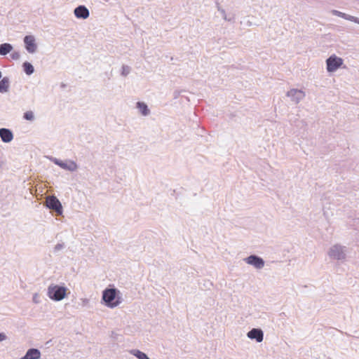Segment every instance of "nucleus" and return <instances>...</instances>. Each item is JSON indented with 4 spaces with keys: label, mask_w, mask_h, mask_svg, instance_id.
Wrapping results in <instances>:
<instances>
[{
    "label": "nucleus",
    "mask_w": 359,
    "mask_h": 359,
    "mask_svg": "<svg viewBox=\"0 0 359 359\" xmlns=\"http://www.w3.org/2000/svg\"><path fill=\"white\" fill-rule=\"evenodd\" d=\"M123 302L122 294L116 287L106 288L102 291L101 303L108 308L114 309Z\"/></svg>",
    "instance_id": "nucleus-1"
},
{
    "label": "nucleus",
    "mask_w": 359,
    "mask_h": 359,
    "mask_svg": "<svg viewBox=\"0 0 359 359\" xmlns=\"http://www.w3.org/2000/svg\"><path fill=\"white\" fill-rule=\"evenodd\" d=\"M67 290L65 286L50 284L47 290V295L50 299L59 302L66 297Z\"/></svg>",
    "instance_id": "nucleus-2"
},
{
    "label": "nucleus",
    "mask_w": 359,
    "mask_h": 359,
    "mask_svg": "<svg viewBox=\"0 0 359 359\" xmlns=\"http://www.w3.org/2000/svg\"><path fill=\"white\" fill-rule=\"evenodd\" d=\"M46 206L55 212L57 215H62L63 212L62 205L59 199L55 196L47 197L46 201Z\"/></svg>",
    "instance_id": "nucleus-3"
},
{
    "label": "nucleus",
    "mask_w": 359,
    "mask_h": 359,
    "mask_svg": "<svg viewBox=\"0 0 359 359\" xmlns=\"http://www.w3.org/2000/svg\"><path fill=\"white\" fill-rule=\"evenodd\" d=\"M344 248L345 247L339 244H335L330 248L328 256L334 260H344L346 258Z\"/></svg>",
    "instance_id": "nucleus-4"
},
{
    "label": "nucleus",
    "mask_w": 359,
    "mask_h": 359,
    "mask_svg": "<svg viewBox=\"0 0 359 359\" xmlns=\"http://www.w3.org/2000/svg\"><path fill=\"white\" fill-rule=\"evenodd\" d=\"M343 64V60L341 57L332 55L326 60L327 71L328 72H335Z\"/></svg>",
    "instance_id": "nucleus-5"
},
{
    "label": "nucleus",
    "mask_w": 359,
    "mask_h": 359,
    "mask_svg": "<svg viewBox=\"0 0 359 359\" xmlns=\"http://www.w3.org/2000/svg\"><path fill=\"white\" fill-rule=\"evenodd\" d=\"M52 162H53L55 165L60 166L61 168L74 172L76 171L78 168V165L75 161L72 160H68L67 161H62L58 158H53L51 159Z\"/></svg>",
    "instance_id": "nucleus-6"
},
{
    "label": "nucleus",
    "mask_w": 359,
    "mask_h": 359,
    "mask_svg": "<svg viewBox=\"0 0 359 359\" xmlns=\"http://www.w3.org/2000/svg\"><path fill=\"white\" fill-rule=\"evenodd\" d=\"M244 261L247 264L253 266L257 269H262L265 264L264 260L256 255H251L248 256L244 259Z\"/></svg>",
    "instance_id": "nucleus-7"
},
{
    "label": "nucleus",
    "mask_w": 359,
    "mask_h": 359,
    "mask_svg": "<svg viewBox=\"0 0 359 359\" xmlns=\"http://www.w3.org/2000/svg\"><path fill=\"white\" fill-rule=\"evenodd\" d=\"M286 95L290 98L291 101L295 104H298L305 97V93L299 89L292 88L287 92Z\"/></svg>",
    "instance_id": "nucleus-8"
},
{
    "label": "nucleus",
    "mask_w": 359,
    "mask_h": 359,
    "mask_svg": "<svg viewBox=\"0 0 359 359\" xmlns=\"http://www.w3.org/2000/svg\"><path fill=\"white\" fill-rule=\"evenodd\" d=\"M25 47L27 51L29 53H34L36 51L37 45L36 43L35 38L33 35H27L23 39Z\"/></svg>",
    "instance_id": "nucleus-9"
},
{
    "label": "nucleus",
    "mask_w": 359,
    "mask_h": 359,
    "mask_svg": "<svg viewBox=\"0 0 359 359\" xmlns=\"http://www.w3.org/2000/svg\"><path fill=\"white\" fill-rule=\"evenodd\" d=\"M74 14L78 19L86 20L90 15L88 8L84 5H79L74 8Z\"/></svg>",
    "instance_id": "nucleus-10"
},
{
    "label": "nucleus",
    "mask_w": 359,
    "mask_h": 359,
    "mask_svg": "<svg viewBox=\"0 0 359 359\" xmlns=\"http://www.w3.org/2000/svg\"><path fill=\"white\" fill-rule=\"evenodd\" d=\"M247 337L250 339H255L257 342H262L264 339V332L259 328H252L247 333Z\"/></svg>",
    "instance_id": "nucleus-11"
},
{
    "label": "nucleus",
    "mask_w": 359,
    "mask_h": 359,
    "mask_svg": "<svg viewBox=\"0 0 359 359\" xmlns=\"http://www.w3.org/2000/svg\"><path fill=\"white\" fill-rule=\"evenodd\" d=\"M0 137L3 142L9 143L13 139V133L11 130L6 128H0Z\"/></svg>",
    "instance_id": "nucleus-12"
},
{
    "label": "nucleus",
    "mask_w": 359,
    "mask_h": 359,
    "mask_svg": "<svg viewBox=\"0 0 359 359\" xmlns=\"http://www.w3.org/2000/svg\"><path fill=\"white\" fill-rule=\"evenodd\" d=\"M41 352L38 348H29L25 355L21 359H39L41 358Z\"/></svg>",
    "instance_id": "nucleus-13"
},
{
    "label": "nucleus",
    "mask_w": 359,
    "mask_h": 359,
    "mask_svg": "<svg viewBox=\"0 0 359 359\" xmlns=\"http://www.w3.org/2000/svg\"><path fill=\"white\" fill-rule=\"evenodd\" d=\"M332 13H333V15L336 16L340 17L341 18L353 22L359 25V18L357 17L346 14L345 13H342L337 10H333Z\"/></svg>",
    "instance_id": "nucleus-14"
},
{
    "label": "nucleus",
    "mask_w": 359,
    "mask_h": 359,
    "mask_svg": "<svg viewBox=\"0 0 359 359\" xmlns=\"http://www.w3.org/2000/svg\"><path fill=\"white\" fill-rule=\"evenodd\" d=\"M10 88V79L4 76L0 81V93H6L8 91Z\"/></svg>",
    "instance_id": "nucleus-15"
},
{
    "label": "nucleus",
    "mask_w": 359,
    "mask_h": 359,
    "mask_svg": "<svg viewBox=\"0 0 359 359\" xmlns=\"http://www.w3.org/2000/svg\"><path fill=\"white\" fill-rule=\"evenodd\" d=\"M136 107L139 109L142 115L146 116L150 114V110L147 104L143 102H137L136 103Z\"/></svg>",
    "instance_id": "nucleus-16"
},
{
    "label": "nucleus",
    "mask_w": 359,
    "mask_h": 359,
    "mask_svg": "<svg viewBox=\"0 0 359 359\" xmlns=\"http://www.w3.org/2000/svg\"><path fill=\"white\" fill-rule=\"evenodd\" d=\"M13 47L12 44L9 43H4L0 44V55H6L13 50Z\"/></svg>",
    "instance_id": "nucleus-17"
},
{
    "label": "nucleus",
    "mask_w": 359,
    "mask_h": 359,
    "mask_svg": "<svg viewBox=\"0 0 359 359\" xmlns=\"http://www.w3.org/2000/svg\"><path fill=\"white\" fill-rule=\"evenodd\" d=\"M216 7L217 8V11L221 13L222 16L224 20L231 22H234V21H235V15H231V17H229V18H227V14L226 13L225 10L223 9L219 6V4L217 2L216 3Z\"/></svg>",
    "instance_id": "nucleus-18"
},
{
    "label": "nucleus",
    "mask_w": 359,
    "mask_h": 359,
    "mask_svg": "<svg viewBox=\"0 0 359 359\" xmlns=\"http://www.w3.org/2000/svg\"><path fill=\"white\" fill-rule=\"evenodd\" d=\"M22 68L25 73L28 76L32 74L34 72V66L29 62L26 61L23 62Z\"/></svg>",
    "instance_id": "nucleus-19"
},
{
    "label": "nucleus",
    "mask_w": 359,
    "mask_h": 359,
    "mask_svg": "<svg viewBox=\"0 0 359 359\" xmlns=\"http://www.w3.org/2000/svg\"><path fill=\"white\" fill-rule=\"evenodd\" d=\"M130 353L138 359H150L146 353L137 349H133Z\"/></svg>",
    "instance_id": "nucleus-20"
},
{
    "label": "nucleus",
    "mask_w": 359,
    "mask_h": 359,
    "mask_svg": "<svg viewBox=\"0 0 359 359\" xmlns=\"http://www.w3.org/2000/svg\"><path fill=\"white\" fill-rule=\"evenodd\" d=\"M24 119L33 121L34 120V114L32 111H27L23 114Z\"/></svg>",
    "instance_id": "nucleus-21"
},
{
    "label": "nucleus",
    "mask_w": 359,
    "mask_h": 359,
    "mask_svg": "<svg viewBox=\"0 0 359 359\" xmlns=\"http://www.w3.org/2000/svg\"><path fill=\"white\" fill-rule=\"evenodd\" d=\"M131 71V68L128 65H123L121 67V74L123 76H128Z\"/></svg>",
    "instance_id": "nucleus-22"
},
{
    "label": "nucleus",
    "mask_w": 359,
    "mask_h": 359,
    "mask_svg": "<svg viewBox=\"0 0 359 359\" xmlns=\"http://www.w3.org/2000/svg\"><path fill=\"white\" fill-rule=\"evenodd\" d=\"M11 57L13 60H18L20 57V53L19 52H18V51L13 52L11 54Z\"/></svg>",
    "instance_id": "nucleus-23"
},
{
    "label": "nucleus",
    "mask_w": 359,
    "mask_h": 359,
    "mask_svg": "<svg viewBox=\"0 0 359 359\" xmlns=\"http://www.w3.org/2000/svg\"><path fill=\"white\" fill-rule=\"evenodd\" d=\"M64 248H65L64 243H57L54 247V252H57L61 250L62 249H63Z\"/></svg>",
    "instance_id": "nucleus-24"
},
{
    "label": "nucleus",
    "mask_w": 359,
    "mask_h": 359,
    "mask_svg": "<svg viewBox=\"0 0 359 359\" xmlns=\"http://www.w3.org/2000/svg\"><path fill=\"white\" fill-rule=\"evenodd\" d=\"M6 338L7 337L4 333L0 332V342L6 340Z\"/></svg>",
    "instance_id": "nucleus-25"
},
{
    "label": "nucleus",
    "mask_w": 359,
    "mask_h": 359,
    "mask_svg": "<svg viewBox=\"0 0 359 359\" xmlns=\"http://www.w3.org/2000/svg\"><path fill=\"white\" fill-rule=\"evenodd\" d=\"M33 302L36 304H38L39 303V301H38V294H34V296H33Z\"/></svg>",
    "instance_id": "nucleus-26"
},
{
    "label": "nucleus",
    "mask_w": 359,
    "mask_h": 359,
    "mask_svg": "<svg viewBox=\"0 0 359 359\" xmlns=\"http://www.w3.org/2000/svg\"><path fill=\"white\" fill-rule=\"evenodd\" d=\"M175 98H176L177 96H178V93H177L176 92L175 93Z\"/></svg>",
    "instance_id": "nucleus-27"
},
{
    "label": "nucleus",
    "mask_w": 359,
    "mask_h": 359,
    "mask_svg": "<svg viewBox=\"0 0 359 359\" xmlns=\"http://www.w3.org/2000/svg\"><path fill=\"white\" fill-rule=\"evenodd\" d=\"M231 15H232V14H229V15H227V18H229V17H231Z\"/></svg>",
    "instance_id": "nucleus-28"
}]
</instances>
